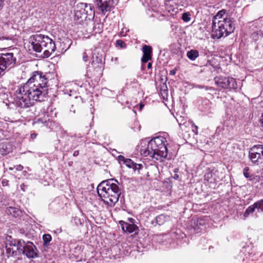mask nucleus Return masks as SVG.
I'll list each match as a JSON object with an SVG mask.
<instances>
[{
  "label": "nucleus",
  "mask_w": 263,
  "mask_h": 263,
  "mask_svg": "<svg viewBox=\"0 0 263 263\" xmlns=\"http://www.w3.org/2000/svg\"><path fill=\"white\" fill-rule=\"evenodd\" d=\"M4 0H0V8L3 6V4Z\"/></svg>",
  "instance_id": "42"
},
{
  "label": "nucleus",
  "mask_w": 263,
  "mask_h": 263,
  "mask_svg": "<svg viewBox=\"0 0 263 263\" xmlns=\"http://www.w3.org/2000/svg\"><path fill=\"white\" fill-rule=\"evenodd\" d=\"M16 59L12 52L0 53V77L5 74V71L15 63Z\"/></svg>",
  "instance_id": "6"
},
{
  "label": "nucleus",
  "mask_w": 263,
  "mask_h": 263,
  "mask_svg": "<svg viewBox=\"0 0 263 263\" xmlns=\"http://www.w3.org/2000/svg\"><path fill=\"white\" fill-rule=\"evenodd\" d=\"M176 71H177V69L176 68H175L173 70H171L170 71V74L172 75V76H174L176 74Z\"/></svg>",
  "instance_id": "37"
},
{
  "label": "nucleus",
  "mask_w": 263,
  "mask_h": 263,
  "mask_svg": "<svg viewBox=\"0 0 263 263\" xmlns=\"http://www.w3.org/2000/svg\"><path fill=\"white\" fill-rule=\"evenodd\" d=\"M116 45L118 46L121 47V48H125L126 47V44L125 42L121 40H118L116 41Z\"/></svg>",
  "instance_id": "30"
},
{
  "label": "nucleus",
  "mask_w": 263,
  "mask_h": 263,
  "mask_svg": "<svg viewBox=\"0 0 263 263\" xmlns=\"http://www.w3.org/2000/svg\"><path fill=\"white\" fill-rule=\"evenodd\" d=\"M14 168H15V167H9V169L10 170H11V171H12V170H13Z\"/></svg>",
  "instance_id": "45"
},
{
  "label": "nucleus",
  "mask_w": 263,
  "mask_h": 263,
  "mask_svg": "<svg viewBox=\"0 0 263 263\" xmlns=\"http://www.w3.org/2000/svg\"><path fill=\"white\" fill-rule=\"evenodd\" d=\"M118 183L116 179H109L102 181L97 187L98 195L105 204L110 207L118 201L121 194Z\"/></svg>",
  "instance_id": "2"
},
{
  "label": "nucleus",
  "mask_w": 263,
  "mask_h": 263,
  "mask_svg": "<svg viewBox=\"0 0 263 263\" xmlns=\"http://www.w3.org/2000/svg\"><path fill=\"white\" fill-rule=\"evenodd\" d=\"M256 209H257L256 204L254 203L253 204L251 205L246 209L243 214L244 217H248L249 215H250L251 214H253L255 212Z\"/></svg>",
  "instance_id": "23"
},
{
  "label": "nucleus",
  "mask_w": 263,
  "mask_h": 263,
  "mask_svg": "<svg viewBox=\"0 0 263 263\" xmlns=\"http://www.w3.org/2000/svg\"><path fill=\"white\" fill-rule=\"evenodd\" d=\"M255 203L256 204L257 212H263V199L258 200Z\"/></svg>",
  "instance_id": "25"
},
{
  "label": "nucleus",
  "mask_w": 263,
  "mask_h": 263,
  "mask_svg": "<svg viewBox=\"0 0 263 263\" xmlns=\"http://www.w3.org/2000/svg\"><path fill=\"white\" fill-rule=\"evenodd\" d=\"M147 68L150 69L152 68V64L151 63H148L147 64Z\"/></svg>",
  "instance_id": "43"
},
{
  "label": "nucleus",
  "mask_w": 263,
  "mask_h": 263,
  "mask_svg": "<svg viewBox=\"0 0 263 263\" xmlns=\"http://www.w3.org/2000/svg\"><path fill=\"white\" fill-rule=\"evenodd\" d=\"M79 155V151H76L73 153V156L74 157H76Z\"/></svg>",
  "instance_id": "41"
},
{
  "label": "nucleus",
  "mask_w": 263,
  "mask_h": 263,
  "mask_svg": "<svg viewBox=\"0 0 263 263\" xmlns=\"http://www.w3.org/2000/svg\"><path fill=\"white\" fill-rule=\"evenodd\" d=\"M143 56L141 59L142 63H146L152 59V48L151 46L145 45L142 47Z\"/></svg>",
  "instance_id": "15"
},
{
  "label": "nucleus",
  "mask_w": 263,
  "mask_h": 263,
  "mask_svg": "<svg viewBox=\"0 0 263 263\" xmlns=\"http://www.w3.org/2000/svg\"><path fill=\"white\" fill-rule=\"evenodd\" d=\"M21 190L23 191V192H25L26 191V188L27 187L26 185H25V184L24 183H22L21 185Z\"/></svg>",
  "instance_id": "39"
},
{
  "label": "nucleus",
  "mask_w": 263,
  "mask_h": 263,
  "mask_svg": "<svg viewBox=\"0 0 263 263\" xmlns=\"http://www.w3.org/2000/svg\"><path fill=\"white\" fill-rule=\"evenodd\" d=\"M35 84L26 83L16 91L15 105L21 108L33 106L35 102L45 100L48 88L37 87Z\"/></svg>",
  "instance_id": "1"
},
{
  "label": "nucleus",
  "mask_w": 263,
  "mask_h": 263,
  "mask_svg": "<svg viewBox=\"0 0 263 263\" xmlns=\"http://www.w3.org/2000/svg\"><path fill=\"white\" fill-rule=\"evenodd\" d=\"M249 158L254 165H258L263 163V145L253 146L249 149Z\"/></svg>",
  "instance_id": "5"
},
{
  "label": "nucleus",
  "mask_w": 263,
  "mask_h": 263,
  "mask_svg": "<svg viewBox=\"0 0 263 263\" xmlns=\"http://www.w3.org/2000/svg\"><path fill=\"white\" fill-rule=\"evenodd\" d=\"M86 3H80L77 4V9L74 15V19L77 21L78 23H81L87 18V15L85 12Z\"/></svg>",
  "instance_id": "11"
},
{
  "label": "nucleus",
  "mask_w": 263,
  "mask_h": 263,
  "mask_svg": "<svg viewBox=\"0 0 263 263\" xmlns=\"http://www.w3.org/2000/svg\"><path fill=\"white\" fill-rule=\"evenodd\" d=\"M29 50L41 53L43 58H48L55 51V45L49 37L41 34L32 35L29 38Z\"/></svg>",
  "instance_id": "3"
},
{
  "label": "nucleus",
  "mask_w": 263,
  "mask_h": 263,
  "mask_svg": "<svg viewBox=\"0 0 263 263\" xmlns=\"http://www.w3.org/2000/svg\"><path fill=\"white\" fill-rule=\"evenodd\" d=\"M143 107V105L141 104L140 105V109H141Z\"/></svg>",
  "instance_id": "47"
},
{
  "label": "nucleus",
  "mask_w": 263,
  "mask_h": 263,
  "mask_svg": "<svg viewBox=\"0 0 263 263\" xmlns=\"http://www.w3.org/2000/svg\"><path fill=\"white\" fill-rule=\"evenodd\" d=\"M192 130L195 133V135L198 134V127L195 125L194 124H192Z\"/></svg>",
  "instance_id": "33"
},
{
  "label": "nucleus",
  "mask_w": 263,
  "mask_h": 263,
  "mask_svg": "<svg viewBox=\"0 0 263 263\" xmlns=\"http://www.w3.org/2000/svg\"><path fill=\"white\" fill-rule=\"evenodd\" d=\"M135 162H134L130 159H126L125 160L124 164L129 168H133L135 165Z\"/></svg>",
  "instance_id": "29"
},
{
  "label": "nucleus",
  "mask_w": 263,
  "mask_h": 263,
  "mask_svg": "<svg viewBox=\"0 0 263 263\" xmlns=\"http://www.w3.org/2000/svg\"><path fill=\"white\" fill-rule=\"evenodd\" d=\"M226 10L224 9H222L219 11L217 14L214 16V20L213 21H216L217 18H221L223 16V15L226 13Z\"/></svg>",
  "instance_id": "27"
},
{
  "label": "nucleus",
  "mask_w": 263,
  "mask_h": 263,
  "mask_svg": "<svg viewBox=\"0 0 263 263\" xmlns=\"http://www.w3.org/2000/svg\"><path fill=\"white\" fill-rule=\"evenodd\" d=\"M142 167L143 166L141 164H137L135 163L134 167L132 168H133L135 171L140 170L142 168Z\"/></svg>",
  "instance_id": "32"
},
{
  "label": "nucleus",
  "mask_w": 263,
  "mask_h": 263,
  "mask_svg": "<svg viewBox=\"0 0 263 263\" xmlns=\"http://www.w3.org/2000/svg\"><path fill=\"white\" fill-rule=\"evenodd\" d=\"M220 21L216 22L215 21H213L212 24V34L217 39H220L222 36H227L226 35V32L224 31V27H221L219 26Z\"/></svg>",
  "instance_id": "13"
},
{
  "label": "nucleus",
  "mask_w": 263,
  "mask_h": 263,
  "mask_svg": "<svg viewBox=\"0 0 263 263\" xmlns=\"http://www.w3.org/2000/svg\"><path fill=\"white\" fill-rule=\"evenodd\" d=\"M95 4L97 8L101 11L102 13L104 15L107 12L111 11V8L113 6V0H95Z\"/></svg>",
  "instance_id": "12"
},
{
  "label": "nucleus",
  "mask_w": 263,
  "mask_h": 263,
  "mask_svg": "<svg viewBox=\"0 0 263 263\" xmlns=\"http://www.w3.org/2000/svg\"><path fill=\"white\" fill-rule=\"evenodd\" d=\"M187 57L192 61H194L199 56V52L197 50L192 49L186 53Z\"/></svg>",
  "instance_id": "22"
},
{
  "label": "nucleus",
  "mask_w": 263,
  "mask_h": 263,
  "mask_svg": "<svg viewBox=\"0 0 263 263\" xmlns=\"http://www.w3.org/2000/svg\"><path fill=\"white\" fill-rule=\"evenodd\" d=\"M88 57L86 52H83V59L85 62L87 61Z\"/></svg>",
  "instance_id": "36"
},
{
  "label": "nucleus",
  "mask_w": 263,
  "mask_h": 263,
  "mask_svg": "<svg viewBox=\"0 0 263 263\" xmlns=\"http://www.w3.org/2000/svg\"><path fill=\"white\" fill-rule=\"evenodd\" d=\"M214 81L217 86L222 88L236 89L238 87L236 80L233 78L216 77Z\"/></svg>",
  "instance_id": "9"
},
{
  "label": "nucleus",
  "mask_w": 263,
  "mask_h": 263,
  "mask_svg": "<svg viewBox=\"0 0 263 263\" xmlns=\"http://www.w3.org/2000/svg\"><path fill=\"white\" fill-rule=\"evenodd\" d=\"M34 123L50 127L52 124V121L48 115H45L43 117L36 119Z\"/></svg>",
  "instance_id": "17"
},
{
  "label": "nucleus",
  "mask_w": 263,
  "mask_h": 263,
  "mask_svg": "<svg viewBox=\"0 0 263 263\" xmlns=\"http://www.w3.org/2000/svg\"><path fill=\"white\" fill-rule=\"evenodd\" d=\"M120 223L124 232L131 233L138 229V227L135 224H130L123 221H120Z\"/></svg>",
  "instance_id": "16"
},
{
  "label": "nucleus",
  "mask_w": 263,
  "mask_h": 263,
  "mask_svg": "<svg viewBox=\"0 0 263 263\" xmlns=\"http://www.w3.org/2000/svg\"><path fill=\"white\" fill-rule=\"evenodd\" d=\"M14 167H15V168L16 171H22L24 168V167L21 164L17 165L16 166H14Z\"/></svg>",
  "instance_id": "35"
},
{
  "label": "nucleus",
  "mask_w": 263,
  "mask_h": 263,
  "mask_svg": "<svg viewBox=\"0 0 263 263\" xmlns=\"http://www.w3.org/2000/svg\"><path fill=\"white\" fill-rule=\"evenodd\" d=\"M85 12L87 15V17L88 16H94L95 11L93 9V6L91 4H88L86 3V7H85Z\"/></svg>",
  "instance_id": "24"
},
{
  "label": "nucleus",
  "mask_w": 263,
  "mask_h": 263,
  "mask_svg": "<svg viewBox=\"0 0 263 263\" xmlns=\"http://www.w3.org/2000/svg\"><path fill=\"white\" fill-rule=\"evenodd\" d=\"M6 212L8 214L12 215L13 217H17L21 214V211L18 208L10 206L7 209Z\"/></svg>",
  "instance_id": "18"
},
{
  "label": "nucleus",
  "mask_w": 263,
  "mask_h": 263,
  "mask_svg": "<svg viewBox=\"0 0 263 263\" xmlns=\"http://www.w3.org/2000/svg\"><path fill=\"white\" fill-rule=\"evenodd\" d=\"M44 244L46 245L51 240V236L50 234H44L43 236Z\"/></svg>",
  "instance_id": "26"
},
{
  "label": "nucleus",
  "mask_w": 263,
  "mask_h": 263,
  "mask_svg": "<svg viewBox=\"0 0 263 263\" xmlns=\"http://www.w3.org/2000/svg\"><path fill=\"white\" fill-rule=\"evenodd\" d=\"M126 159L125 158V157L122 155H120L118 156V160L119 161H123L124 163L125 162V160H126Z\"/></svg>",
  "instance_id": "38"
},
{
  "label": "nucleus",
  "mask_w": 263,
  "mask_h": 263,
  "mask_svg": "<svg viewBox=\"0 0 263 263\" xmlns=\"http://www.w3.org/2000/svg\"><path fill=\"white\" fill-rule=\"evenodd\" d=\"M48 78L46 75L42 71H35L32 72L31 77L28 79L27 83L35 84L37 87L48 88Z\"/></svg>",
  "instance_id": "7"
},
{
  "label": "nucleus",
  "mask_w": 263,
  "mask_h": 263,
  "mask_svg": "<svg viewBox=\"0 0 263 263\" xmlns=\"http://www.w3.org/2000/svg\"><path fill=\"white\" fill-rule=\"evenodd\" d=\"M170 220V217L161 214L156 217V221L159 226L163 224L165 222Z\"/></svg>",
  "instance_id": "20"
},
{
  "label": "nucleus",
  "mask_w": 263,
  "mask_h": 263,
  "mask_svg": "<svg viewBox=\"0 0 263 263\" xmlns=\"http://www.w3.org/2000/svg\"><path fill=\"white\" fill-rule=\"evenodd\" d=\"M21 254L25 255L29 258L37 257V249L34 244L30 241L25 242L23 244Z\"/></svg>",
  "instance_id": "10"
},
{
  "label": "nucleus",
  "mask_w": 263,
  "mask_h": 263,
  "mask_svg": "<svg viewBox=\"0 0 263 263\" xmlns=\"http://www.w3.org/2000/svg\"><path fill=\"white\" fill-rule=\"evenodd\" d=\"M249 168L248 167H246L243 169V175L245 176V177L246 178H249L251 177V176L249 175Z\"/></svg>",
  "instance_id": "31"
},
{
  "label": "nucleus",
  "mask_w": 263,
  "mask_h": 263,
  "mask_svg": "<svg viewBox=\"0 0 263 263\" xmlns=\"http://www.w3.org/2000/svg\"><path fill=\"white\" fill-rule=\"evenodd\" d=\"M219 25L221 27H224V31L226 32V35L227 36L233 32L235 29L233 22L229 18H224L223 20H220Z\"/></svg>",
  "instance_id": "14"
},
{
  "label": "nucleus",
  "mask_w": 263,
  "mask_h": 263,
  "mask_svg": "<svg viewBox=\"0 0 263 263\" xmlns=\"http://www.w3.org/2000/svg\"><path fill=\"white\" fill-rule=\"evenodd\" d=\"M197 88H204L205 90H212V87H208V86H202V85H198L196 86Z\"/></svg>",
  "instance_id": "34"
},
{
  "label": "nucleus",
  "mask_w": 263,
  "mask_h": 263,
  "mask_svg": "<svg viewBox=\"0 0 263 263\" xmlns=\"http://www.w3.org/2000/svg\"><path fill=\"white\" fill-rule=\"evenodd\" d=\"M36 136H37V135L36 134L33 133V134H31L30 137H31V139H34L35 138H36Z\"/></svg>",
  "instance_id": "40"
},
{
  "label": "nucleus",
  "mask_w": 263,
  "mask_h": 263,
  "mask_svg": "<svg viewBox=\"0 0 263 263\" xmlns=\"http://www.w3.org/2000/svg\"><path fill=\"white\" fill-rule=\"evenodd\" d=\"M6 142H0V155H5L9 152L10 150Z\"/></svg>",
  "instance_id": "21"
},
{
  "label": "nucleus",
  "mask_w": 263,
  "mask_h": 263,
  "mask_svg": "<svg viewBox=\"0 0 263 263\" xmlns=\"http://www.w3.org/2000/svg\"><path fill=\"white\" fill-rule=\"evenodd\" d=\"M174 172H175V173L178 172V169H177V168L175 169Z\"/></svg>",
  "instance_id": "46"
},
{
  "label": "nucleus",
  "mask_w": 263,
  "mask_h": 263,
  "mask_svg": "<svg viewBox=\"0 0 263 263\" xmlns=\"http://www.w3.org/2000/svg\"><path fill=\"white\" fill-rule=\"evenodd\" d=\"M252 38L255 42L259 43L263 40V33L261 31L259 30L253 32L252 34Z\"/></svg>",
  "instance_id": "19"
},
{
  "label": "nucleus",
  "mask_w": 263,
  "mask_h": 263,
  "mask_svg": "<svg viewBox=\"0 0 263 263\" xmlns=\"http://www.w3.org/2000/svg\"><path fill=\"white\" fill-rule=\"evenodd\" d=\"M179 175H177V174H175L174 176V178L175 179H178L179 178Z\"/></svg>",
  "instance_id": "44"
},
{
  "label": "nucleus",
  "mask_w": 263,
  "mask_h": 263,
  "mask_svg": "<svg viewBox=\"0 0 263 263\" xmlns=\"http://www.w3.org/2000/svg\"><path fill=\"white\" fill-rule=\"evenodd\" d=\"M24 240H12L9 241L6 243V252L9 256L17 255L21 254L22 248Z\"/></svg>",
  "instance_id": "8"
},
{
  "label": "nucleus",
  "mask_w": 263,
  "mask_h": 263,
  "mask_svg": "<svg viewBox=\"0 0 263 263\" xmlns=\"http://www.w3.org/2000/svg\"><path fill=\"white\" fill-rule=\"evenodd\" d=\"M166 142L163 137L154 138L148 142L146 147L140 149L141 154L144 157L149 156L161 161L167 155Z\"/></svg>",
  "instance_id": "4"
},
{
  "label": "nucleus",
  "mask_w": 263,
  "mask_h": 263,
  "mask_svg": "<svg viewBox=\"0 0 263 263\" xmlns=\"http://www.w3.org/2000/svg\"><path fill=\"white\" fill-rule=\"evenodd\" d=\"M190 14L189 12L183 13L182 15V19L185 22H189L191 20Z\"/></svg>",
  "instance_id": "28"
},
{
  "label": "nucleus",
  "mask_w": 263,
  "mask_h": 263,
  "mask_svg": "<svg viewBox=\"0 0 263 263\" xmlns=\"http://www.w3.org/2000/svg\"><path fill=\"white\" fill-rule=\"evenodd\" d=\"M261 126L263 127V121H261Z\"/></svg>",
  "instance_id": "48"
}]
</instances>
